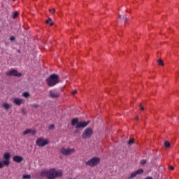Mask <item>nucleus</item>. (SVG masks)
<instances>
[{"instance_id":"nucleus-1","label":"nucleus","mask_w":179,"mask_h":179,"mask_svg":"<svg viewBox=\"0 0 179 179\" xmlns=\"http://www.w3.org/2000/svg\"><path fill=\"white\" fill-rule=\"evenodd\" d=\"M41 177H45L47 179H55L62 177V171H57L55 169H52L49 171H43L40 173Z\"/></svg>"},{"instance_id":"nucleus-2","label":"nucleus","mask_w":179,"mask_h":179,"mask_svg":"<svg viewBox=\"0 0 179 179\" xmlns=\"http://www.w3.org/2000/svg\"><path fill=\"white\" fill-rule=\"evenodd\" d=\"M89 124H90V121L79 122V120L78 118H74L71 120V125L76 128L74 134H79V130L78 129H80L81 128H86V127H87Z\"/></svg>"},{"instance_id":"nucleus-3","label":"nucleus","mask_w":179,"mask_h":179,"mask_svg":"<svg viewBox=\"0 0 179 179\" xmlns=\"http://www.w3.org/2000/svg\"><path fill=\"white\" fill-rule=\"evenodd\" d=\"M46 83L48 86L52 87V86H55V85L59 83V77L57 74H52L46 79Z\"/></svg>"},{"instance_id":"nucleus-4","label":"nucleus","mask_w":179,"mask_h":179,"mask_svg":"<svg viewBox=\"0 0 179 179\" xmlns=\"http://www.w3.org/2000/svg\"><path fill=\"white\" fill-rule=\"evenodd\" d=\"M86 166H90V167H96L100 164V158L94 157L87 162H85Z\"/></svg>"},{"instance_id":"nucleus-5","label":"nucleus","mask_w":179,"mask_h":179,"mask_svg":"<svg viewBox=\"0 0 179 179\" xmlns=\"http://www.w3.org/2000/svg\"><path fill=\"white\" fill-rule=\"evenodd\" d=\"M92 135H93V129L89 127L84 130L82 134V138L83 139H90V138H92Z\"/></svg>"},{"instance_id":"nucleus-6","label":"nucleus","mask_w":179,"mask_h":179,"mask_svg":"<svg viewBox=\"0 0 179 179\" xmlns=\"http://www.w3.org/2000/svg\"><path fill=\"white\" fill-rule=\"evenodd\" d=\"M36 143L37 146H39L40 148H44V146H46V145H48L50 143V141L43 137H40L37 138Z\"/></svg>"},{"instance_id":"nucleus-7","label":"nucleus","mask_w":179,"mask_h":179,"mask_svg":"<svg viewBox=\"0 0 179 179\" xmlns=\"http://www.w3.org/2000/svg\"><path fill=\"white\" fill-rule=\"evenodd\" d=\"M60 153L63 155V156H71L72 153H75V149L65 148V147H63L60 150Z\"/></svg>"},{"instance_id":"nucleus-8","label":"nucleus","mask_w":179,"mask_h":179,"mask_svg":"<svg viewBox=\"0 0 179 179\" xmlns=\"http://www.w3.org/2000/svg\"><path fill=\"white\" fill-rule=\"evenodd\" d=\"M6 76H16L20 78L22 73H18L17 70L11 69L10 71L6 73Z\"/></svg>"},{"instance_id":"nucleus-9","label":"nucleus","mask_w":179,"mask_h":179,"mask_svg":"<svg viewBox=\"0 0 179 179\" xmlns=\"http://www.w3.org/2000/svg\"><path fill=\"white\" fill-rule=\"evenodd\" d=\"M36 134H37V131H36L34 129H26L25 131H24L22 132V135L24 136H26V135H31L32 136H34V135H36Z\"/></svg>"},{"instance_id":"nucleus-10","label":"nucleus","mask_w":179,"mask_h":179,"mask_svg":"<svg viewBox=\"0 0 179 179\" xmlns=\"http://www.w3.org/2000/svg\"><path fill=\"white\" fill-rule=\"evenodd\" d=\"M139 174H143V169H140L137 170L136 172L131 173L130 176L128 177V179L135 178V177L139 176Z\"/></svg>"},{"instance_id":"nucleus-11","label":"nucleus","mask_w":179,"mask_h":179,"mask_svg":"<svg viewBox=\"0 0 179 179\" xmlns=\"http://www.w3.org/2000/svg\"><path fill=\"white\" fill-rule=\"evenodd\" d=\"M13 103L15 104V106H20L22 104H24V99H19V98H13Z\"/></svg>"},{"instance_id":"nucleus-12","label":"nucleus","mask_w":179,"mask_h":179,"mask_svg":"<svg viewBox=\"0 0 179 179\" xmlns=\"http://www.w3.org/2000/svg\"><path fill=\"white\" fill-rule=\"evenodd\" d=\"M59 96V92H56L55 90H50L49 92V97H50L51 99H58Z\"/></svg>"},{"instance_id":"nucleus-13","label":"nucleus","mask_w":179,"mask_h":179,"mask_svg":"<svg viewBox=\"0 0 179 179\" xmlns=\"http://www.w3.org/2000/svg\"><path fill=\"white\" fill-rule=\"evenodd\" d=\"M13 160L16 163H21V162H23V157L15 155L13 157Z\"/></svg>"},{"instance_id":"nucleus-14","label":"nucleus","mask_w":179,"mask_h":179,"mask_svg":"<svg viewBox=\"0 0 179 179\" xmlns=\"http://www.w3.org/2000/svg\"><path fill=\"white\" fill-rule=\"evenodd\" d=\"M2 107L5 110H9V108H10V105L9 103H3Z\"/></svg>"},{"instance_id":"nucleus-15","label":"nucleus","mask_w":179,"mask_h":179,"mask_svg":"<svg viewBox=\"0 0 179 179\" xmlns=\"http://www.w3.org/2000/svg\"><path fill=\"white\" fill-rule=\"evenodd\" d=\"M45 23H47V24H50V26H54V22H52V20L49 17L46 21Z\"/></svg>"},{"instance_id":"nucleus-16","label":"nucleus","mask_w":179,"mask_h":179,"mask_svg":"<svg viewBox=\"0 0 179 179\" xmlns=\"http://www.w3.org/2000/svg\"><path fill=\"white\" fill-rule=\"evenodd\" d=\"M135 143V139L134 138H131L129 140V141L127 142V145H129V146H132V145H134Z\"/></svg>"},{"instance_id":"nucleus-17","label":"nucleus","mask_w":179,"mask_h":179,"mask_svg":"<svg viewBox=\"0 0 179 179\" xmlns=\"http://www.w3.org/2000/svg\"><path fill=\"white\" fill-rule=\"evenodd\" d=\"M23 97H25V99H28V97H30V94L27 92H25L22 94Z\"/></svg>"},{"instance_id":"nucleus-18","label":"nucleus","mask_w":179,"mask_h":179,"mask_svg":"<svg viewBox=\"0 0 179 179\" xmlns=\"http://www.w3.org/2000/svg\"><path fill=\"white\" fill-rule=\"evenodd\" d=\"M19 16V13L17 11H15L13 15V19H16Z\"/></svg>"},{"instance_id":"nucleus-19","label":"nucleus","mask_w":179,"mask_h":179,"mask_svg":"<svg viewBox=\"0 0 179 179\" xmlns=\"http://www.w3.org/2000/svg\"><path fill=\"white\" fill-rule=\"evenodd\" d=\"M157 62L158 65H160L161 66H164V63L163 62V60L159 59L157 60Z\"/></svg>"},{"instance_id":"nucleus-20","label":"nucleus","mask_w":179,"mask_h":179,"mask_svg":"<svg viewBox=\"0 0 179 179\" xmlns=\"http://www.w3.org/2000/svg\"><path fill=\"white\" fill-rule=\"evenodd\" d=\"M22 178L23 179H30V178H31V176H30V175H23Z\"/></svg>"},{"instance_id":"nucleus-21","label":"nucleus","mask_w":179,"mask_h":179,"mask_svg":"<svg viewBox=\"0 0 179 179\" xmlns=\"http://www.w3.org/2000/svg\"><path fill=\"white\" fill-rule=\"evenodd\" d=\"M55 128V126L54 124H50L48 127L49 131H52Z\"/></svg>"},{"instance_id":"nucleus-22","label":"nucleus","mask_w":179,"mask_h":179,"mask_svg":"<svg viewBox=\"0 0 179 179\" xmlns=\"http://www.w3.org/2000/svg\"><path fill=\"white\" fill-rule=\"evenodd\" d=\"M170 142H169V141H165L164 142V146H165V148H169L170 147Z\"/></svg>"},{"instance_id":"nucleus-23","label":"nucleus","mask_w":179,"mask_h":179,"mask_svg":"<svg viewBox=\"0 0 179 179\" xmlns=\"http://www.w3.org/2000/svg\"><path fill=\"white\" fill-rule=\"evenodd\" d=\"M146 163H147L146 159H143L141 161V164H142L143 166L146 164Z\"/></svg>"},{"instance_id":"nucleus-24","label":"nucleus","mask_w":179,"mask_h":179,"mask_svg":"<svg viewBox=\"0 0 179 179\" xmlns=\"http://www.w3.org/2000/svg\"><path fill=\"white\" fill-rule=\"evenodd\" d=\"M31 107H35V108H38V104H32Z\"/></svg>"},{"instance_id":"nucleus-25","label":"nucleus","mask_w":179,"mask_h":179,"mask_svg":"<svg viewBox=\"0 0 179 179\" xmlns=\"http://www.w3.org/2000/svg\"><path fill=\"white\" fill-rule=\"evenodd\" d=\"M49 12H52V15H54L55 13V8H52V10L50 9Z\"/></svg>"},{"instance_id":"nucleus-26","label":"nucleus","mask_w":179,"mask_h":179,"mask_svg":"<svg viewBox=\"0 0 179 179\" xmlns=\"http://www.w3.org/2000/svg\"><path fill=\"white\" fill-rule=\"evenodd\" d=\"M140 110H141V111H143V110H145V108H144L143 106H142L141 104H140Z\"/></svg>"},{"instance_id":"nucleus-27","label":"nucleus","mask_w":179,"mask_h":179,"mask_svg":"<svg viewBox=\"0 0 179 179\" xmlns=\"http://www.w3.org/2000/svg\"><path fill=\"white\" fill-rule=\"evenodd\" d=\"M15 36H11V37L10 38V41H15Z\"/></svg>"},{"instance_id":"nucleus-28","label":"nucleus","mask_w":179,"mask_h":179,"mask_svg":"<svg viewBox=\"0 0 179 179\" xmlns=\"http://www.w3.org/2000/svg\"><path fill=\"white\" fill-rule=\"evenodd\" d=\"M76 93H78V90H74L73 92H72V95L73 96H75V94H76Z\"/></svg>"},{"instance_id":"nucleus-29","label":"nucleus","mask_w":179,"mask_h":179,"mask_svg":"<svg viewBox=\"0 0 179 179\" xmlns=\"http://www.w3.org/2000/svg\"><path fill=\"white\" fill-rule=\"evenodd\" d=\"M169 169H170V170H174V166H169Z\"/></svg>"},{"instance_id":"nucleus-30","label":"nucleus","mask_w":179,"mask_h":179,"mask_svg":"<svg viewBox=\"0 0 179 179\" xmlns=\"http://www.w3.org/2000/svg\"><path fill=\"white\" fill-rule=\"evenodd\" d=\"M127 22H128V19L127 18V17H124V22L127 23Z\"/></svg>"},{"instance_id":"nucleus-31","label":"nucleus","mask_w":179,"mask_h":179,"mask_svg":"<svg viewBox=\"0 0 179 179\" xmlns=\"http://www.w3.org/2000/svg\"><path fill=\"white\" fill-rule=\"evenodd\" d=\"M145 179H153V178H152L150 176H148Z\"/></svg>"},{"instance_id":"nucleus-32","label":"nucleus","mask_w":179,"mask_h":179,"mask_svg":"<svg viewBox=\"0 0 179 179\" xmlns=\"http://www.w3.org/2000/svg\"><path fill=\"white\" fill-rule=\"evenodd\" d=\"M136 120H139V117L137 116V117H136Z\"/></svg>"},{"instance_id":"nucleus-33","label":"nucleus","mask_w":179,"mask_h":179,"mask_svg":"<svg viewBox=\"0 0 179 179\" xmlns=\"http://www.w3.org/2000/svg\"><path fill=\"white\" fill-rule=\"evenodd\" d=\"M119 19H121V15H119Z\"/></svg>"},{"instance_id":"nucleus-34","label":"nucleus","mask_w":179,"mask_h":179,"mask_svg":"<svg viewBox=\"0 0 179 179\" xmlns=\"http://www.w3.org/2000/svg\"><path fill=\"white\" fill-rule=\"evenodd\" d=\"M13 1H16V0H13Z\"/></svg>"}]
</instances>
